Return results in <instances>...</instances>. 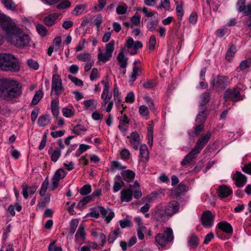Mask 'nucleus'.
Returning a JSON list of instances; mask_svg holds the SVG:
<instances>
[{
  "label": "nucleus",
  "mask_w": 251,
  "mask_h": 251,
  "mask_svg": "<svg viewBox=\"0 0 251 251\" xmlns=\"http://www.w3.org/2000/svg\"><path fill=\"white\" fill-rule=\"evenodd\" d=\"M22 93L20 83L15 80L7 78L0 79V99L10 100L20 97Z\"/></svg>",
  "instance_id": "f257e3e1"
},
{
  "label": "nucleus",
  "mask_w": 251,
  "mask_h": 251,
  "mask_svg": "<svg viewBox=\"0 0 251 251\" xmlns=\"http://www.w3.org/2000/svg\"><path fill=\"white\" fill-rule=\"evenodd\" d=\"M6 38L8 42L20 48L28 46L30 41L29 36L24 34L18 27L14 30Z\"/></svg>",
  "instance_id": "f03ea898"
},
{
  "label": "nucleus",
  "mask_w": 251,
  "mask_h": 251,
  "mask_svg": "<svg viewBox=\"0 0 251 251\" xmlns=\"http://www.w3.org/2000/svg\"><path fill=\"white\" fill-rule=\"evenodd\" d=\"M0 69L6 71L18 72L20 70L18 60L10 53H0Z\"/></svg>",
  "instance_id": "7ed1b4c3"
},
{
  "label": "nucleus",
  "mask_w": 251,
  "mask_h": 251,
  "mask_svg": "<svg viewBox=\"0 0 251 251\" xmlns=\"http://www.w3.org/2000/svg\"><path fill=\"white\" fill-rule=\"evenodd\" d=\"M100 82L103 85L102 92L101 94V99H102L101 106L106 107V111L110 112L112 109L114 102L112 100V95L109 92V84L107 80H102Z\"/></svg>",
  "instance_id": "20e7f679"
},
{
  "label": "nucleus",
  "mask_w": 251,
  "mask_h": 251,
  "mask_svg": "<svg viewBox=\"0 0 251 251\" xmlns=\"http://www.w3.org/2000/svg\"><path fill=\"white\" fill-rule=\"evenodd\" d=\"M155 242L161 247H164L174 240L173 231L171 228L168 227L163 233H158L155 237Z\"/></svg>",
  "instance_id": "39448f33"
},
{
  "label": "nucleus",
  "mask_w": 251,
  "mask_h": 251,
  "mask_svg": "<svg viewBox=\"0 0 251 251\" xmlns=\"http://www.w3.org/2000/svg\"><path fill=\"white\" fill-rule=\"evenodd\" d=\"M0 25L5 32L6 37L18 27L12 20L4 14H0Z\"/></svg>",
  "instance_id": "423d86ee"
},
{
  "label": "nucleus",
  "mask_w": 251,
  "mask_h": 251,
  "mask_svg": "<svg viewBox=\"0 0 251 251\" xmlns=\"http://www.w3.org/2000/svg\"><path fill=\"white\" fill-rule=\"evenodd\" d=\"M64 90V89L60 76L57 74H53L51 80L50 95H55V97L59 98V95L62 93Z\"/></svg>",
  "instance_id": "0eeeda50"
},
{
  "label": "nucleus",
  "mask_w": 251,
  "mask_h": 251,
  "mask_svg": "<svg viewBox=\"0 0 251 251\" xmlns=\"http://www.w3.org/2000/svg\"><path fill=\"white\" fill-rule=\"evenodd\" d=\"M152 216L155 221L161 223L166 222L168 219V216L161 204L156 205L152 210Z\"/></svg>",
  "instance_id": "6e6552de"
},
{
  "label": "nucleus",
  "mask_w": 251,
  "mask_h": 251,
  "mask_svg": "<svg viewBox=\"0 0 251 251\" xmlns=\"http://www.w3.org/2000/svg\"><path fill=\"white\" fill-rule=\"evenodd\" d=\"M179 208V204L177 201H172L167 203L164 209L168 217H171L178 212Z\"/></svg>",
  "instance_id": "1a4fd4ad"
},
{
  "label": "nucleus",
  "mask_w": 251,
  "mask_h": 251,
  "mask_svg": "<svg viewBox=\"0 0 251 251\" xmlns=\"http://www.w3.org/2000/svg\"><path fill=\"white\" fill-rule=\"evenodd\" d=\"M215 216L210 211L204 212L202 215L201 223L202 225L206 227H211L214 223Z\"/></svg>",
  "instance_id": "9d476101"
},
{
  "label": "nucleus",
  "mask_w": 251,
  "mask_h": 251,
  "mask_svg": "<svg viewBox=\"0 0 251 251\" xmlns=\"http://www.w3.org/2000/svg\"><path fill=\"white\" fill-rule=\"evenodd\" d=\"M216 228L225 233L227 236H231L233 233L231 225L226 221H221L218 223Z\"/></svg>",
  "instance_id": "9b49d317"
},
{
  "label": "nucleus",
  "mask_w": 251,
  "mask_h": 251,
  "mask_svg": "<svg viewBox=\"0 0 251 251\" xmlns=\"http://www.w3.org/2000/svg\"><path fill=\"white\" fill-rule=\"evenodd\" d=\"M211 136V133L207 132L205 135H202L197 141L196 145L194 149L198 151L199 153L208 143L210 137Z\"/></svg>",
  "instance_id": "f8f14e48"
},
{
  "label": "nucleus",
  "mask_w": 251,
  "mask_h": 251,
  "mask_svg": "<svg viewBox=\"0 0 251 251\" xmlns=\"http://www.w3.org/2000/svg\"><path fill=\"white\" fill-rule=\"evenodd\" d=\"M198 154L199 152L198 151L194 148L192 149L181 162V165L185 167L189 166L193 160L197 157Z\"/></svg>",
  "instance_id": "ddd939ff"
},
{
  "label": "nucleus",
  "mask_w": 251,
  "mask_h": 251,
  "mask_svg": "<svg viewBox=\"0 0 251 251\" xmlns=\"http://www.w3.org/2000/svg\"><path fill=\"white\" fill-rule=\"evenodd\" d=\"M127 138L129 139L130 146L134 150H137L141 143L139 133L137 131L132 132Z\"/></svg>",
  "instance_id": "4468645a"
},
{
  "label": "nucleus",
  "mask_w": 251,
  "mask_h": 251,
  "mask_svg": "<svg viewBox=\"0 0 251 251\" xmlns=\"http://www.w3.org/2000/svg\"><path fill=\"white\" fill-rule=\"evenodd\" d=\"M98 209L107 223H110L115 216L114 212L110 209H105L101 206H98Z\"/></svg>",
  "instance_id": "2eb2a0df"
},
{
  "label": "nucleus",
  "mask_w": 251,
  "mask_h": 251,
  "mask_svg": "<svg viewBox=\"0 0 251 251\" xmlns=\"http://www.w3.org/2000/svg\"><path fill=\"white\" fill-rule=\"evenodd\" d=\"M23 189V195L25 199H27L28 197V194L29 195H33L36 191L38 186L34 185L32 186H28V185L25 183H23L22 185Z\"/></svg>",
  "instance_id": "dca6fc26"
},
{
  "label": "nucleus",
  "mask_w": 251,
  "mask_h": 251,
  "mask_svg": "<svg viewBox=\"0 0 251 251\" xmlns=\"http://www.w3.org/2000/svg\"><path fill=\"white\" fill-rule=\"evenodd\" d=\"M59 16V14L56 13H51L44 17V23L48 26H51L55 24Z\"/></svg>",
  "instance_id": "f3484780"
},
{
  "label": "nucleus",
  "mask_w": 251,
  "mask_h": 251,
  "mask_svg": "<svg viewBox=\"0 0 251 251\" xmlns=\"http://www.w3.org/2000/svg\"><path fill=\"white\" fill-rule=\"evenodd\" d=\"M98 102L96 100L91 99L83 101L84 109L85 110L92 111L96 110Z\"/></svg>",
  "instance_id": "a211bd4d"
},
{
  "label": "nucleus",
  "mask_w": 251,
  "mask_h": 251,
  "mask_svg": "<svg viewBox=\"0 0 251 251\" xmlns=\"http://www.w3.org/2000/svg\"><path fill=\"white\" fill-rule=\"evenodd\" d=\"M50 107L53 117L57 119L59 114V99L58 98L53 99L51 101Z\"/></svg>",
  "instance_id": "6ab92c4d"
},
{
  "label": "nucleus",
  "mask_w": 251,
  "mask_h": 251,
  "mask_svg": "<svg viewBox=\"0 0 251 251\" xmlns=\"http://www.w3.org/2000/svg\"><path fill=\"white\" fill-rule=\"evenodd\" d=\"M133 191L130 189H126L121 192V201L122 202H129L132 198Z\"/></svg>",
  "instance_id": "aec40b11"
},
{
  "label": "nucleus",
  "mask_w": 251,
  "mask_h": 251,
  "mask_svg": "<svg viewBox=\"0 0 251 251\" xmlns=\"http://www.w3.org/2000/svg\"><path fill=\"white\" fill-rule=\"evenodd\" d=\"M207 116L208 113L206 108L202 107L201 108V111L198 114L196 119V123L203 124L206 121Z\"/></svg>",
  "instance_id": "412c9836"
},
{
  "label": "nucleus",
  "mask_w": 251,
  "mask_h": 251,
  "mask_svg": "<svg viewBox=\"0 0 251 251\" xmlns=\"http://www.w3.org/2000/svg\"><path fill=\"white\" fill-rule=\"evenodd\" d=\"M227 83V79L223 76H219L217 77L216 80L213 81L211 85L213 87H218L221 88H225Z\"/></svg>",
  "instance_id": "4be33fe9"
},
{
  "label": "nucleus",
  "mask_w": 251,
  "mask_h": 251,
  "mask_svg": "<svg viewBox=\"0 0 251 251\" xmlns=\"http://www.w3.org/2000/svg\"><path fill=\"white\" fill-rule=\"evenodd\" d=\"M217 192L220 197L225 198L230 195L232 193V190L226 185H222L219 187Z\"/></svg>",
  "instance_id": "5701e85b"
},
{
  "label": "nucleus",
  "mask_w": 251,
  "mask_h": 251,
  "mask_svg": "<svg viewBox=\"0 0 251 251\" xmlns=\"http://www.w3.org/2000/svg\"><path fill=\"white\" fill-rule=\"evenodd\" d=\"M247 178L242 173L236 171V187H242L246 183Z\"/></svg>",
  "instance_id": "b1692460"
},
{
  "label": "nucleus",
  "mask_w": 251,
  "mask_h": 251,
  "mask_svg": "<svg viewBox=\"0 0 251 251\" xmlns=\"http://www.w3.org/2000/svg\"><path fill=\"white\" fill-rule=\"evenodd\" d=\"M139 150L140 156L142 161H147L149 157V152L147 146L145 144L141 145Z\"/></svg>",
  "instance_id": "393cba45"
},
{
  "label": "nucleus",
  "mask_w": 251,
  "mask_h": 251,
  "mask_svg": "<svg viewBox=\"0 0 251 251\" xmlns=\"http://www.w3.org/2000/svg\"><path fill=\"white\" fill-rule=\"evenodd\" d=\"M113 95L114 100L116 102V104L118 106L119 105L122 101V98L120 93L118 85L115 83L113 90Z\"/></svg>",
  "instance_id": "a878e982"
},
{
  "label": "nucleus",
  "mask_w": 251,
  "mask_h": 251,
  "mask_svg": "<svg viewBox=\"0 0 251 251\" xmlns=\"http://www.w3.org/2000/svg\"><path fill=\"white\" fill-rule=\"evenodd\" d=\"M121 175L124 180L127 182L132 181L135 177V173L130 170H127L123 171Z\"/></svg>",
  "instance_id": "bb28decb"
},
{
  "label": "nucleus",
  "mask_w": 251,
  "mask_h": 251,
  "mask_svg": "<svg viewBox=\"0 0 251 251\" xmlns=\"http://www.w3.org/2000/svg\"><path fill=\"white\" fill-rule=\"evenodd\" d=\"M48 153L51 154V160L54 162L58 160L61 154V150L59 149H56L53 151L52 149L50 148L48 151Z\"/></svg>",
  "instance_id": "cd10ccee"
},
{
  "label": "nucleus",
  "mask_w": 251,
  "mask_h": 251,
  "mask_svg": "<svg viewBox=\"0 0 251 251\" xmlns=\"http://www.w3.org/2000/svg\"><path fill=\"white\" fill-rule=\"evenodd\" d=\"M1 3L4 5V7L11 11H16L17 9V5L12 0H0Z\"/></svg>",
  "instance_id": "c85d7f7f"
},
{
  "label": "nucleus",
  "mask_w": 251,
  "mask_h": 251,
  "mask_svg": "<svg viewBox=\"0 0 251 251\" xmlns=\"http://www.w3.org/2000/svg\"><path fill=\"white\" fill-rule=\"evenodd\" d=\"M50 123V117L49 115H42L38 120V124L40 126H45Z\"/></svg>",
  "instance_id": "c756f323"
},
{
  "label": "nucleus",
  "mask_w": 251,
  "mask_h": 251,
  "mask_svg": "<svg viewBox=\"0 0 251 251\" xmlns=\"http://www.w3.org/2000/svg\"><path fill=\"white\" fill-rule=\"evenodd\" d=\"M121 234V230L119 228H117L114 231L110 232L108 237V242L109 243H113L114 241L117 238L119 235Z\"/></svg>",
  "instance_id": "7c9ffc66"
},
{
  "label": "nucleus",
  "mask_w": 251,
  "mask_h": 251,
  "mask_svg": "<svg viewBox=\"0 0 251 251\" xmlns=\"http://www.w3.org/2000/svg\"><path fill=\"white\" fill-rule=\"evenodd\" d=\"M57 3L56 8L59 10L67 9L71 6V2L69 0H59Z\"/></svg>",
  "instance_id": "2f4dec72"
},
{
  "label": "nucleus",
  "mask_w": 251,
  "mask_h": 251,
  "mask_svg": "<svg viewBox=\"0 0 251 251\" xmlns=\"http://www.w3.org/2000/svg\"><path fill=\"white\" fill-rule=\"evenodd\" d=\"M210 99V95L208 92H205L200 96V100L199 102L200 106L203 107L205 105Z\"/></svg>",
  "instance_id": "473e14b6"
},
{
  "label": "nucleus",
  "mask_w": 251,
  "mask_h": 251,
  "mask_svg": "<svg viewBox=\"0 0 251 251\" xmlns=\"http://www.w3.org/2000/svg\"><path fill=\"white\" fill-rule=\"evenodd\" d=\"M136 62H134V67H133V70L130 76V81L133 82L136 79L137 76L139 75V73L141 71V68L135 65Z\"/></svg>",
  "instance_id": "72a5a7b5"
},
{
  "label": "nucleus",
  "mask_w": 251,
  "mask_h": 251,
  "mask_svg": "<svg viewBox=\"0 0 251 251\" xmlns=\"http://www.w3.org/2000/svg\"><path fill=\"white\" fill-rule=\"evenodd\" d=\"M176 5L177 15L179 19H181L183 16V2L182 1H176Z\"/></svg>",
  "instance_id": "f704fd0d"
},
{
  "label": "nucleus",
  "mask_w": 251,
  "mask_h": 251,
  "mask_svg": "<svg viewBox=\"0 0 251 251\" xmlns=\"http://www.w3.org/2000/svg\"><path fill=\"white\" fill-rule=\"evenodd\" d=\"M117 60L120 63V66L121 68H125L127 66V58L125 57V54L123 52H120L118 56Z\"/></svg>",
  "instance_id": "c9c22d12"
},
{
  "label": "nucleus",
  "mask_w": 251,
  "mask_h": 251,
  "mask_svg": "<svg viewBox=\"0 0 251 251\" xmlns=\"http://www.w3.org/2000/svg\"><path fill=\"white\" fill-rule=\"evenodd\" d=\"M91 54L88 52H84L80 53L76 56V58L83 62H89L91 59Z\"/></svg>",
  "instance_id": "e433bc0d"
},
{
  "label": "nucleus",
  "mask_w": 251,
  "mask_h": 251,
  "mask_svg": "<svg viewBox=\"0 0 251 251\" xmlns=\"http://www.w3.org/2000/svg\"><path fill=\"white\" fill-rule=\"evenodd\" d=\"M43 96V92L41 90L37 91L35 94L31 102V104L33 105H35L38 104V103L40 101L41 99L42 98Z\"/></svg>",
  "instance_id": "4c0bfd02"
},
{
  "label": "nucleus",
  "mask_w": 251,
  "mask_h": 251,
  "mask_svg": "<svg viewBox=\"0 0 251 251\" xmlns=\"http://www.w3.org/2000/svg\"><path fill=\"white\" fill-rule=\"evenodd\" d=\"M63 115L67 118H71L74 115L75 109L71 106V108L64 107L62 109Z\"/></svg>",
  "instance_id": "58836bf2"
},
{
  "label": "nucleus",
  "mask_w": 251,
  "mask_h": 251,
  "mask_svg": "<svg viewBox=\"0 0 251 251\" xmlns=\"http://www.w3.org/2000/svg\"><path fill=\"white\" fill-rule=\"evenodd\" d=\"M156 85V82L154 79H148L143 84V87L148 90L154 88Z\"/></svg>",
  "instance_id": "ea45409f"
},
{
  "label": "nucleus",
  "mask_w": 251,
  "mask_h": 251,
  "mask_svg": "<svg viewBox=\"0 0 251 251\" xmlns=\"http://www.w3.org/2000/svg\"><path fill=\"white\" fill-rule=\"evenodd\" d=\"M251 65V59H248L244 60L240 63L238 68L241 71H244L249 69Z\"/></svg>",
  "instance_id": "a19ab883"
},
{
  "label": "nucleus",
  "mask_w": 251,
  "mask_h": 251,
  "mask_svg": "<svg viewBox=\"0 0 251 251\" xmlns=\"http://www.w3.org/2000/svg\"><path fill=\"white\" fill-rule=\"evenodd\" d=\"M139 112L140 115L144 117L146 119H149V108L145 105H141L139 108Z\"/></svg>",
  "instance_id": "79ce46f5"
},
{
  "label": "nucleus",
  "mask_w": 251,
  "mask_h": 251,
  "mask_svg": "<svg viewBox=\"0 0 251 251\" xmlns=\"http://www.w3.org/2000/svg\"><path fill=\"white\" fill-rule=\"evenodd\" d=\"M84 228V225L82 224H80L78 227L76 233L75 234V237H77L79 236L82 240H84L86 236Z\"/></svg>",
  "instance_id": "37998d69"
},
{
  "label": "nucleus",
  "mask_w": 251,
  "mask_h": 251,
  "mask_svg": "<svg viewBox=\"0 0 251 251\" xmlns=\"http://www.w3.org/2000/svg\"><path fill=\"white\" fill-rule=\"evenodd\" d=\"M199 240L198 237L196 235H192L188 242L189 246L191 248H195L199 244Z\"/></svg>",
  "instance_id": "c03bdc74"
},
{
  "label": "nucleus",
  "mask_w": 251,
  "mask_h": 251,
  "mask_svg": "<svg viewBox=\"0 0 251 251\" xmlns=\"http://www.w3.org/2000/svg\"><path fill=\"white\" fill-rule=\"evenodd\" d=\"M235 49L234 45H232L229 49L228 50L226 55V58L227 60L228 61H230L233 60L235 53L234 52V50Z\"/></svg>",
  "instance_id": "a18cd8bd"
},
{
  "label": "nucleus",
  "mask_w": 251,
  "mask_h": 251,
  "mask_svg": "<svg viewBox=\"0 0 251 251\" xmlns=\"http://www.w3.org/2000/svg\"><path fill=\"white\" fill-rule=\"evenodd\" d=\"M115 41L114 40L111 41L109 43L106 45L105 51L108 56H112V52L114 50Z\"/></svg>",
  "instance_id": "49530a36"
},
{
  "label": "nucleus",
  "mask_w": 251,
  "mask_h": 251,
  "mask_svg": "<svg viewBox=\"0 0 251 251\" xmlns=\"http://www.w3.org/2000/svg\"><path fill=\"white\" fill-rule=\"evenodd\" d=\"M153 126L152 124L149 125L148 127V137L149 144L151 146L153 141Z\"/></svg>",
  "instance_id": "de8ad7c7"
},
{
  "label": "nucleus",
  "mask_w": 251,
  "mask_h": 251,
  "mask_svg": "<svg viewBox=\"0 0 251 251\" xmlns=\"http://www.w3.org/2000/svg\"><path fill=\"white\" fill-rule=\"evenodd\" d=\"M92 200V196H88L84 197L77 204V207L79 209H81L89 201Z\"/></svg>",
  "instance_id": "09e8293b"
},
{
  "label": "nucleus",
  "mask_w": 251,
  "mask_h": 251,
  "mask_svg": "<svg viewBox=\"0 0 251 251\" xmlns=\"http://www.w3.org/2000/svg\"><path fill=\"white\" fill-rule=\"evenodd\" d=\"M36 30L38 33L43 37L46 36L47 34V29L45 26L41 24H37L36 26Z\"/></svg>",
  "instance_id": "8fccbe9b"
},
{
  "label": "nucleus",
  "mask_w": 251,
  "mask_h": 251,
  "mask_svg": "<svg viewBox=\"0 0 251 251\" xmlns=\"http://www.w3.org/2000/svg\"><path fill=\"white\" fill-rule=\"evenodd\" d=\"M127 10V6L125 3L119 5L116 8V12L119 15H123L126 14Z\"/></svg>",
  "instance_id": "3c124183"
},
{
  "label": "nucleus",
  "mask_w": 251,
  "mask_h": 251,
  "mask_svg": "<svg viewBox=\"0 0 251 251\" xmlns=\"http://www.w3.org/2000/svg\"><path fill=\"white\" fill-rule=\"evenodd\" d=\"M144 101L148 105L149 108L151 110L154 111L155 110L154 103L153 100L148 96H145L143 97Z\"/></svg>",
  "instance_id": "603ef678"
},
{
  "label": "nucleus",
  "mask_w": 251,
  "mask_h": 251,
  "mask_svg": "<svg viewBox=\"0 0 251 251\" xmlns=\"http://www.w3.org/2000/svg\"><path fill=\"white\" fill-rule=\"evenodd\" d=\"M66 174V172L63 169H59L55 172L53 177L60 180L64 178Z\"/></svg>",
  "instance_id": "864d4df0"
},
{
  "label": "nucleus",
  "mask_w": 251,
  "mask_h": 251,
  "mask_svg": "<svg viewBox=\"0 0 251 251\" xmlns=\"http://www.w3.org/2000/svg\"><path fill=\"white\" fill-rule=\"evenodd\" d=\"M49 185V180L48 178H46L45 180L43 181L41 188L40 189L39 194L41 196H43L45 195L46 192L47 191L48 187Z\"/></svg>",
  "instance_id": "5fc2aeb1"
},
{
  "label": "nucleus",
  "mask_w": 251,
  "mask_h": 251,
  "mask_svg": "<svg viewBox=\"0 0 251 251\" xmlns=\"http://www.w3.org/2000/svg\"><path fill=\"white\" fill-rule=\"evenodd\" d=\"M68 77L76 86H82L84 84L83 82L81 80L72 75H69Z\"/></svg>",
  "instance_id": "6e6d98bb"
},
{
  "label": "nucleus",
  "mask_w": 251,
  "mask_h": 251,
  "mask_svg": "<svg viewBox=\"0 0 251 251\" xmlns=\"http://www.w3.org/2000/svg\"><path fill=\"white\" fill-rule=\"evenodd\" d=\"M111 56H108L106 51L104 53L100 52L98 53V58L100 61L106 62L110 60Z\"/></svg>",
  "instance_id": "4d7b16f0"
},
{
  "label": "nucleus",
  "mask_w": 251,
  "mask_h": 251,
  "mask_svg": "<svg viewBox=\"0 0 251 251\" xmlns=\"http://www.w3.org/2000/svg\"><path fill=\"white\" fill-rule=\"evenodd\" d=\"M87 129L84 126L81 125H77L74 127L73 132L77 135L81 134L83 132L86 131Z\"/></svg>",
  "instance_id": "13d9d810"
},
{
  "label": "nucleus",
  "mask_w": 251,
  "mask_h": 251,
  "mask_svg": "<svg viewBox=\"0 0 251 251\" xmlns=\"http://www.w3.org/2000/svg\"><path fill=\"white\" fill-rule=\"evenodd\" d=\"M197 126L195 127L194 132L192 133V135L190 134L192 136H198L203 130V124L201 123H197Z\"/></svg>",
  "instance_id": "bf43d9fd"
},
{
  "label": "nucleus",
  "mask_w": 251,
  "mask_h": 251,
  "mask_svg": "<svg viewBox=\"0 0 251 251\" xmlns=\"http://www.w3.org/2000/svg\"><path fill=\"white\" fill-rule=\"evenodd\" d=\"M91 192V187L90 185H84L80 190V194L81 195L85 196L88 195Z\"/></svg>",
  "instance_id": "052dcab7"
},
{
  "label": "nucleus",
  "mask_w": 251,
  "mask_h": 251,
  "mask_svg": "<svg viewBox=\"0 0 251 251\" xmlns=\"http://www.w3.org/2000/svg\"><path fill=\"white\" fill-rule=\"evenodd\" d=\"M61 42L62 40L60 36H56L54 38L52 45L55 47V51H57L59 50Z\"/></svg>",
  "instance_id": "680f3d73"
},
{
  "label": "nucleus",
  "mask_w": 251,
  "mask_h": 251,
  "mask_svg": "<svg viewBox=\"0 0 251 251\" xmlns=\"http://www.w3.org/2000/svg\"><path fill=\"white\" fill-rule=\"evenodd\" d=\"M225 97L226 100L231 99L232 101H234L235 97L234 90L232 91L230 89H227L225 94Z\"/></svg>",
  "instance_id": "e2e57ef3"
},
{
  "label": "nucleus",
  "mask_w": 251,
  "mask_h": 251,
  "mask_svg": "<svg viewBox=\"0 0 251 251\" xmlns=\"http://www.w3.org/2000/svg\"><path fill=\"white\" fill-rule=\"evenodd\" d=\"M240 12H241L244 16H250L251 19V3L246 5L243 9V10L241 11Z\"/></svg>",
  "instance_id": "0e129e2a"
},
{
  "label": "nucleus",
  "mask_w": 251,
  "mask_h": 251,
  "mask_svg": "<svg viewBox=\"0 0 251 251\" xmlns=\"http://www.w3.org/2000/svg\"><path fill=\"white\" fill-rule=\"evenodd\" d=\"M27 63L28 67L33 69V70H36L39 68V65L38 63L32 59H29L27 60Z\"/></svg>",
  "instance_id": "69168bd1"
},
{
  "label": "nucleus",
  "mask_w": 251,
  "mask_h": 251,
  "mask_svg": "<svg viewBox=\"0 0 251 251\" xmlns=\"http://www.w3.org/2000/svg\"><path fill=\"white\" fill-rule=\"evenodd\" d=\"M106 3V0H98V3L94 7V8L96 11H100L104 7Z\"/></svg>",
  "instance_id": "338daca9"
},
{
  "label": "nucleus",
  "mask_w": 251,
  "mask_h": 251,
  "mask_svg": "<svg viewBox=\"0 0 251 251\" xmlns=\"http://www.w3.org/2000/svg\"><path fill=\"white\" fill-rule=\"evenodd\" d=\"M156 44V38L154 35H152L150 36L149 41V49L150 50L154 49Z\"/></svg>",
  "instance_id": "774afa93"
}]
</instances>
